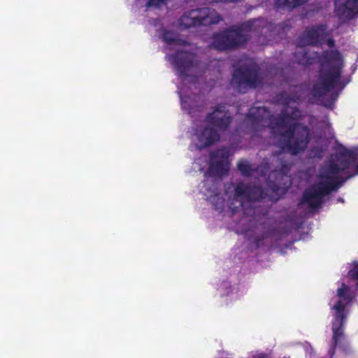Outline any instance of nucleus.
<instances>
[{
  "mask_svg": "<svg viewBox=\"0 0 358 358\" xmlns=\"http://www.w3.org/2000/svg\"><path fill=\"white\" fill-rule=\"evenodd\" d=\"M299 98L296 93H282L278 101L283 105V109L278 117L271 116L265 107H252L244 122L247 131L253 136L269 127L273 143L280 148L278 156H273V169L268 176L267 183L268 189L275 193L283 191L291 185L287 174L292 163L287 158V152L296 155L306 148L308 141L307 127L296 123L301 115L296 106Z\"/></svg>",
  "mask_w": 358,
  "mask_h": 358,
  "instance_id": "f257e3e1",
  "label": "nucleus"
},
{
  "mask_svg": "<svg viewBox=\"0 0 358 358\" xmlns=\"http://www.w3.org/2000/svg\"><path fill=\"white\" fill-rule=\"evenodd\" d=\"M268 195V192L260 186L239 183L235 189L234 198L230 206L234 213L238 212L239 208L243 211V216L238 222L242 232L247 233L255 228H260L264 231L261 236L255 239L257 247L264 245V241L272 243L278 241L281 236L288 234L292 229V224L288 222L281 229L276 230L266 227L264 222H259L257 218L256 213L259 210L254 204Z\"/></svg>",
  "mask_w": 358,
  "mask_h": 358,
  "instance_id": "f03ea898",
  "label": "nucleus"
},
{
  "mask_svg": "<svg viewBox=\"0 0 358 358\" xmlns=\"http://www.w3.org/2000/svg\"><path fill=\"white\" fill-rule=\"evenodd\" d=\"M357 159L358 148L352 150L345 148L339 149L322 167L317 182L305 191L300 205L307 204L312 208L320 206L325 196L331 191L336 190L347 179L353 176L349 175L343 180L340 173L355 165ZM357 173L358 164L355 166L354 175Z\"/></svg>",
  "mask_w": 358,
  "mask_h": 358,
  "instance_id": "7ed1b4c3",
  "label": "nucleus"
},
{
  "mask_svg": "<svg viewBox=\"0 0 358 358\" xmlns=\"http://www.w3.org/2000/svg\"><path fill=\"white\" fill-rule=\"evenodd\" d=\"M343 60L337 51L327 52L321 64L320 75L313 89L317 101L327 108H331L339 93L348 81L341 79Z\"/></svg>",
  "mask_w": 358,
  "mask_h": 358,
  "instance_id": "20e7f679",
  "label": "nucleus"
},
{
  "mask_svg": "<svg viewBox=\"0 0 358 358\" xmlns=\"http://www.w3.org/2000/svg\"><path fill=\"white\" fill-rule=\"evenodd\" d=\"M271 27L272 25L263 18L250 20L240 26H231L214 35L212 46L219 50L235 49L253 36H267Z\"/></svg>",
  "mask_w": 358,
  "mask_h": 358,
  "instance_id": "39448f33",
  "label": "nucleus"
},
{
  "mask_svg": "<svg viewBox=\"0 0 358 358\" xmlns=\"http://www.w3.org/2000/svg\"><path fill=\"white\" fill-rule=\"evenodd\" d=\"M271 27L272 25L263 18L250 20L240 26H231L214 35L212 46L219 50L235 49L253 36H267Z\"/></svg>",
  "mask_w": 358,
  "mask_h": 358,
  "instance_id": "423d86ee",
  "label": "nucleus"
},
{
  "mask_svg": "<svg viewBox=\"0 0 358 358\" xmlns=\"http://www.w3.org/2000/svg\"><path fill=\"white\" fill-rule=\"evenodd\" d=\"M150 24L164 43L167 64L176 74L179 73V18L177 10H168L160 19L151 20Z\"/></svg>",
  "mask_w": 358,
  "mask_h": 358,
  "instance_id": "0eeeda50",
  "label": "nucleus"
},
{
  "mask_svg": "<svg viewBox=\"0 0 358 358\" xmlns=\"http://www.w3.org/2000/svg\"><path fill=\"white\" fill-rule=\"evenodd\" d=\"M228 157L229 150L226 148L218 149L212 152L209 169L206 173V179L203 184L204 194L217 210L222 209L224 207V199L220 196L218 188L221 184V180L214 177H221L227 173L229 170Z\"/></svg>",
  "mask_w": 358,
  "mask_h": 358,
  "instance_id": "6e6552de",
  "label": "nucleus"
},
{
  "mask_svg": "<svg viewBox=\"0 0 358 358\" xmlns=\"http://www.w3.org/2000/svg\"><path fill=\"white\" fill-rule=\"evenodd\" d=\"M327 42L328 46L334 45V41L328 38L326 25L314 27L307 29L299 38L298 45L294 52L296 61L303 66L313 64L319 60V54L310 51L306 45H317Z\"/></svg>",
  "mask_w": 358,
  "mask_h": 358,
  "instance_id": "1a4fd4ad",
  "label": "nucleus"
},
{
  "mask_svg": "<svg viewBox=\"0 0 358 358\" xmlns=\"http://www.w3.org/2000/svg\"><path fill=\"white\" fill-rule=\"evenodd\" d=\"M207 121L210 125L198 136L200 148L209 146L220 139V132L227 129L231 122V116L225 109V106H219L208 115Z\"/></svg>",
  "mask_w": 358,
  "mask_h": 358,
  "instance_id": "9d476101",
  "label": "nucleus"
},
{
  "mask_svg": "<svg viewBox=\"0 0 358 358\" xmlns=\"http://www.w3.org/2000/svg\"><path fill=\"white\" fill-rule=\"evenodd\" d=\"M222 20L221 15L209 7L192 9L185 12L180 17V26L186 28L199 25L208 26Z\"/></svg>",
  "mask_w": 358,
  "mask_h": 358,
  "instance_id": "9b49d317",
  "label": "nucleus"
},
{
  "mask_svg": "<svg viewBox=\"0 0 358 358\" xmlns=\"http://www.w3.org/2000/svg\"><path fill=\"white\" fill-rule=\"evenodd\" d=\"M348 290L349 287L343 283L342 287L339 288L337 291V296L340 299L333 307V309L335 310V320L332 325L333 341L334 345H336L338 341L343 336V331L342 327L347 317L345 306L350 302L352 299L348 293Z\"/></svg>",
  "mask_w": 358,
  "mask_h": 358,
  "instance_id": "f8f14e48",
  "label": "nucleus"
},
{
  "mask_svg": "<svg viewBox=\"0 0 358 358\" xmlns=\"http://www.w3.org/2000/svg\"><path fill=\"white\" fill-rule=\"evenodd\" d=\"M180 80L195 81L200 73L198 59L192 52L194 46L180 40Z\"/></svg>",
  "mask_w": 358,
  "mask_h": 358,
  "instance_id": "ddd939ff",
  "label": "nucleus"
},
{
  "mask_svg": "<svg viewBox=\"0 0 358 358\" xmlns=\"http://www.w3.org/2000/svg\"><path fill=\"white\" fill-rule=\"evenodd\" d=\"M262 83V78L256 64H251L245 69H236L232 78V85L241 93H245L248 88H255Z\"/></svg>",
  "mask_w": 358,
  "mask_h": 358,
  "instance_id": "4468645a",
  "label": "nucleus"
},
{
  "mask_svg": "<svg viewBox=\"0 0 358 358\" xmlns=\"http://www.w3.org/2000/svg\"><path fill=\"white\" fill-rule=\"evenodd\" d=\"M335 12L342 20H350L358 13V0H336Z\"/></svg>",
  "mask_w": 358,
  "mask_h": 358,
  "instance_id": "2eb2a0df",
  "label": "nucleus"
},
{
  "mask_svg": "<svg viewBox=\"0 0 358 358\" xmlns=\"http://www.w3.org/2000/svg\"><path fill=\"white\" fill-rule=\"evenodd\" d=\"M129 3L136 2L138 4L144 6L147 9L155 8L162 9L163 7H167L171 0H127Z\"/></svg>",
  "mask_w": 358,
  "mask_h": 358,
  "instance_id": "dca6fc26",
  "label": "nucleus"
},
{
  "mask_svg": "<svg viewBox=\"0 0 358 358\" xmlns=\"http://www.w3.org/2000/svg\"><path fill=\"white\" fill-rule=\"evenodd\" d=\"M308 1V0H276L275 6L278 8L290 10L303 4Z\"/></svg>",
  "mask_w": 358,
  "mask_h": 358,
  "instance_id": "f3484780",
  "label": "nucleus"
},
{
  "mask_svg": "<svg viewBox=\"0 0 358 358\" xmlns=\"http://www.w3.org/2000/svg\"><path fill=\"white\" fill-rule=\"evenodd\" d=\"M238 168L244 176H250L253 170L252 166L246 160H241L238 164Z\"/></svg>",
  "mask_w": 358,
  "mask_h": 358,
  "instance_id": "a211bd4d",
  "label": "nucleus"
},
{
  "mask_svg": "<svg viewBox=\"0 0 358 358\" xmlns=\"http://www.w3.org/2000/svg\"><path fill=\"white\" fill-rule=\"evenodd\" d=\"M270 169H271V167L270 166L269 163L264 162L262 164L257 167L256 171L257 172L260 173L262 176H264L266 172Z\"/></svg>",
  "mask_w": 358,
  "mask_h": 358,
  "instance_id": "6ab92c4d",
  "label": "nucleus"
},
{
  "mask_svg": "<svg viewBox=\"0 0 358 358\" xmlns=\"http://www.w3.org/2000/svg\"><path fill=\"white\" fill-rule=\"evenodd\" d=\"M348 274L351 278L358 279V264H355L354 268L349 271Z\"/></svg>",
  "mask_w": 358,
  "mask_h": 358,
  "instance_id": "aec40b11",
  "label": "nucleus"
},
{
  "mask_svg": "<svg viewBox=\"0 0 358 358\" xmlns=\"http://www.w3.org/2000/svg\"><path fill=\"white\" fill-rule=\"evenodd\" d=\"M252 358H270V357L266 354H257V355H253L252 357Z\"/></svg>",
  "mask_w": 358,
  "mask_h": 358,
  "instance_id": "412c9836",
  "label": "nucleus"
},
{
  "mask_svg": "<svg viewBox=\"0 0 358 358\" xmlns=\"http://www.w3.org/2000/svg\"><path fill=\"white\" fill-rule=\"evenodd\" d=\"M213 3H230L229 0H211Z\"/></svg>",
  "mask_w": 358,
  "mask_h": 358,
  "instance_id": "4be33fe9",
  "label": "nucleus"
},
{
  "mask_svg": "<svg viewBox=\"0 0 358 358\" xmlns=\"http://www.w3.org/2000/svg\"><path fill=\"white\" fill-rule=\"evenodd\" d=\"M338 200L339 201H341V202H343V199H341V198H339Z\"/></svg>",
  "mask_w": 358,
  "mask_h": 358,
  "instance_id": "5701e85b",
  "label": "nucleus"
},
{
  "mask_svg": "<svg viewBox=\"0 0 358 358\" xmlns=\"http://www.w3.org/2000/svg\"><path fill=\"white\" fill-rule=\"evenodd\" d=\"M357 287H358V282H357Z\"/></svg>",
  "mask_w": 358,
  "mask_h": 358,
  "instance_id": "b1692460",
  "label": "nucleus"
}]
</instances>
